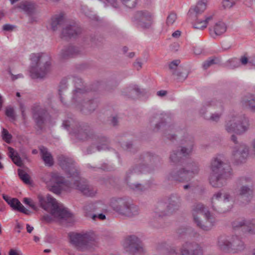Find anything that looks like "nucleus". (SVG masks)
I'll return each mask as SVG.
<instances>
[{
	"label": "nucleus",
	"instance_id": "1",
	"mask_svg": "<svg viewBox=\"0 0 255 255\" xmlns=\"http://www.w3.org/2000/svg\"><path fill=\"white\" fill-rule=\"evenodd\" d=\"M62 126L70 134L80 140L91 139L97 142V145L92 144L87 149V154H91L96 150L99 151L110 149L109 139L105 136L96 134L94 130L86 124L79 122L73 118H69L64 121Z\"/></svg>",
	"mask_w": 255,
	"mask_h": 255
},
{
	"label": "nucleus",
	"instance_id": "2",
	"mask_svg": "<svg viewBox=\"0 0 255 255\" xmlns=\"http://www.w3.org/2000/svg\"><path fill=\"white\" fill-rule=\"evenodd\" d=\"M209 181L214 188H221L227 184V180L233 176L231 166L224 162L221 156L212 158L210 164Z\"/></svg>",
	"mask_w": 255,
	"mask_h": 255
},
{
	"label": "nucleus",
	"instance_id": "3",
	"mask_svg": "<svg viewBox=\"0 0 255 255\" xmlns=\"http://www.w3.org/2000/svg\"><path fill=\"white\" fill-rule=\"evenodd\" d=\"M182 205L181 196L178 193H172L166 197L164 202H159L157 203L154 216L163 217L174 215L180 210Z\"/></svg>",
	"mask_w": 255,
	"mask_h": 255
},
{
	"label": "nucleus",
	"instance_id": "4",
	"mask_svg": "<svg viewBox=\"0 0 255 255\" xmlns=\"http://www.w3.org/2000/svg\"><path fill=\"white\" fill-rule=\"evenodd\" d=\"M137 163L128 171V177L130 173L137 175L146 173L153 170V167L159 162L158 156L151 152H143L138 156Z\"/></svg>",
	"mask_w": 255,
	"mask_h": 255
},
{
	"label": "nucleus",
	"instance_id": "5",
	"mask_svg": "<svg viewBox=\"0 0 255 255\" xmlns=\"http://www.w3.org/2000/svg\"><path fill=\"white\" fill-rule=\"evenodd\" d=\"M30 77L32 79L44 78L49 70L51 64L49 57L45 54H32L30 56Z\"/></svg>",
	"mask_w": 255,
	"mask_h": 255
},
{
	"label": "nucleus",
	"instance_id": "6",
	"mask_svg": "<svg viewBox=\"0 0 255 255\" xmlns=\"http://www.w3.org/2000/svg\"><path fill=\"white\" fill-rule=\"evenodd\" d=\"M38 199L41 207L44 210L50 212L55 218L65 219L71 216V214L63 206L58 203L55 199L47 194L44 196L41 194L38 195Z\"/></svg>",
	"mask_w": 255,
	"mask_h": 255
},
{
	"label": "nucleus",
	"instance_id": "7",
	"mask_svg": "<svg viewBox=\"0 0 255 255\" xmlns=\"http://www.w3.org/2000/svg\"><path fill=\"white\" fill-rule=\"evenodd\" d=\"M224 110L223 102L221 100L213 99L205 102L200 110V114L206 120L218 123Z\"/></svg>",
	"mask_w": 255,
	"mask_h": 255
},
{
	"label": "nucleus",
	"instance_id": "8",
	"mask_svg": "<svg viewBox=\"0 0 255 255\" xmlns=\"http://www.w3.org/2000/svg\"><path fill=\"white\" fill-rule=\"evenodd\" d=\"M69 237L70 243L82 252L94 250L99 245L97 237L92 233H71Z\"/></svg>",
	"mask_w": 255,
	"mask_h": 255
},
{
	"label": "nucleus",
	"instance_id": "9",
	"mask_svg": "<svg viewBox=\"0 0 255 255\" xmlns=\"http://www.w3.org/2000/svg\"><path fill=\"white\" fill-rule=\"evenodd\" d=\"M249 120L244 115L233 114L229 116L224 124L225 131L228 133L241 135L249 128Z\"/></svg>",
	"mask_w": 255,
	"mask_h": 255
},
{
	"label": "nucleus",
	"instance_id": "10",
	"mask_svg": "<svg viewBox=\"0 0 255 255\" xmlns=\"http://www.w3.org/2000/svg\"><path fill=\"white\" fill-rule=\"evenodd\" d=\"M192 215L194 222L198 227L204 231L210 230L214 225V219L210 212L201 203L194 205Z\"/></svg>",
	"mask_w": 255,
	"mask_h": 255
},
{
	"label": "nucleus",
	"instance_id": "11",
	"mask_svg": "<svg viewBox=\"0 0 255 255\" xmlns=\"http://www.w3.org/2000/svg\"><path fill=\"white\" fill-rule=\"evenodd\" d=\"M211 208L219 213L229 212L233 207L231 196L228 193L222 194L221 191L213 194L211 199Z\"/></svg>",
	"mask_w": 255,
	"mask_h": 255
},
{
	"label": "nucleus",
	"instance_id": "12",
	"mask_svg": "<svg viewBox=\"0 0 255 255\" xmlns=\"http://www.w3.org/2000/svg\"><path fill=\"white\" fill-rule=\"evenodd\" d=\"M32 119L37 130L44 128L47 123L50 121L51 116L47 109L38 103L34 104L31 108Z\"/></svg>",
	"mask_w": 255,
	"mask_h": 255
},
{
	"label": "nucleus",
	"instance_id": "13",
	"mask_svg": "<svg viewBox=\"0 0 255 255\" xmlns=\"http://www.w3.org/2000/svg\"><path fill=\"white\" fill-rule=\"evenodd\" d=\"M42 179L51 192L59 194L61 193L62 186H67L69 187V181L64 182V178L57 172L46 173L44 174Z\"/></svg>",
	"mask_w": 255,
	"mask_h": 255
},
{
	"label": "nucleus",
	"instance_id": "14",
	"mask_svg": "<svg viewBox=\"0 0 255 255\" xmlns=\"http://www.w3.org/2000/svg\"><path fill=\"white\" fill-rule=\"evenodd\" d=\"M69 80H72L74 84V89L72 93L71 102L75 108L77 105L85 101L87 89L84 86L82 80L77 76H73Z\"/></svg>",
	"mask_w": 255,
	"mask_h": 255
},
{
	"label": "nucleus",
	"instance_id": "15",
	"mask_svg": "<svg viewBox=\"0 0 255 255\" xmlns=\"http://www.w3.org/2000/svg\"><path fill=\"white\" fill-rule=\"evenodd\" d=\"M170 255H203L202 247L195 242H185L181 245L177 252L171 249L169 252Z\"/></svg>",
	"mask_w": 255,
	"mask_h": 255
},
{
	"label": "nucleus",
	"instance_id": "16",
	"mask_svg": "<svg viewBox=\"0 0 255 255\" xmlns=\"http://www.w3.org/2000/svg\"><path fill=\"white\" fill-rule=\"evenodd\" d=\"M58 161L59 165L66 173L70 180H72L75 178H78L79 173L76 168L74 161L71 158L63 155L58 157Z\"/></svg>",
	"mask_w": 255,
	"mask_h": 255
},
{
	"label": "nucleus",
	"instance_id": "17",
	"mask_svg": "<svg viewBox=\"0 0 255 255\" xmlns=\"http://www.w3.org/2000/svg\"><path fill=\"white\" fill-rule=\"evenodd\" d=\"M77 177L69 181V188L77 189L84 195L88 197L95 196L97 193V190L82 179L79 175Z\"/></svg>",
	"mask_w": 255,
	"mask_h": 255
},
{
	"label": "nucleus",
	"instance_id": "18",
	"mask_svg": "<svg viewBox=\"0 0 255 255\" xmlns=\"http://www.w3.org/2000/svg\"><path fill=\"white\" fill-rule=\"evenodd\" d=\"M133 19L139 27L144 29H149L153 23V16L150 12L146 10L136 11Z\"/></svg>",
	"mask_w": 255,
	"mask_h": 255
},
{
	"label": "nucleus",
	"instance_id": "19",
	"mask_svg": "<svg viewBox=\"0 0 255 255\" xmlns=\"http://www.w3.org/2000/svg\"><path fill=\"white\" fill-rule=\"evenodd\" d=\"M249 150L248 146L245 143H240L235 145L232 151V158L237 164L245 162L249 155Z\"/></svg>",
	"mask_w": 255,
	"mask_h": 255
},
{
	"label": "nucleus",
	"instance_id": "20",
	"mask_svg": "<svg viewBox=\"0 0 255 255\" xmlns=\"http://www.w3.org/2000/svg\"><path fill=\"white\" fill-rule=\"evenodd\" d=\"M251 182V179L246 177H240L237 181V184L241 186L238 191V194L248 200H250L253 196L252 186L246 185L247 183Z\"/></svg>",
	"mask_w": 255,
	"mask_h": 255
},
{
	"label": "nucleus",
	"instance_id": "21",
	"mask_svg": "<svg viewBox=\"0 0 255 255\" xmlns=\"http://www.w3.org/2000/svg\"><path fill=\"white\" fill-rule=\"evenodd\" d=\"M132 201L126 197H115L111 199L110 205L113 210L121 215L130 206Z\"/></svg>",
	"mask_w": 255,
	"mask_h": 255
},
{
	"label": "nucleus",
	"instance_id": "22",
	"mask_svg": "<svg viewBox=\"0 0 255 255\" xmlns=\"http://www.w3.org/2000/svg\"><path fill=\"white\" fill-rule=\"evenodd\" d=\"M186 168L183 165L182 167H176L172 169L166 175V179L168 181H174L179 182H184L190 179Z\"/></svg>",
	"mask_w": 255,
	"mask_h": 255
},
{
	"label": "nucleus",
	"instance_id": "23",
	"mask_svg": "<svg viewBox=\"0 0 255 255\" xmlns=\"http://www.w3.org/2000/svg\"><path fill=\"white\" fill-rule=\"evenodd\" d=\"M124 248L130 254H136L142 251V245L140 240L134 235L128 236L126 240Z\"/></svg>",
	"mask_w": 255,
	"mask_h": 255
},
{
	"label": "nucleus",
	"instance_id": "24",
	"mask_svg": "<svg viewBox=\"0 0 255 255\" xmlns=\"http://www.w3.org/2000/svg\"><path fill=\"white\" fill-rule=\"evenodd\" d=\"M169 119L166 114L156 113L152 115L149 119V123L151 125H154L153 130L158 131L161 128L165 127Z\"/></svg>",
	"mask_w": 255,
	"mask_h": 255
},
{
	"label": "nucleus",
	"instance_id": "25",
	"mask_svg": "<svg viewBox=\"0 0 255 255\" xmlns=\"http://www.w3.org/2000/svg\"><path fill=\"white\" fill-rule=\"evenodd\" d=\"M146 93L145 90L140 88L137 85H130L123 89L122 94L125 98L135 99L144 95Z\"/></svg>",
	"mask_w": 255,
	"mask_h": 255
},
{
	"label": "nucleus",
	"instance_id": "26",
	"mask_svg": "<svg viewBox=\"0 0 255 255\" xmlns=\"http://www.w3.org/2000/svg\"><path fill=\"white\" fill-rule=\"evenodd\" d=\"M246 249V245L242 238L236 235H231L229 253L239 254Z\"/></svg>",
	"mask_w": 255,
	"mask_h": 255
},
{
	"label": "nucleus",
	"instance_id": "27",
	"mask_svg": "<svg viewBox=\"0 0 255 255\" xmlns=\"http://www.w3.org/2000/svg\"><path fill=\"white\" fill-rule=\"evenodd\" d=\"M97 106L98 104L96 101L86 99L85 101L77 105L75 108L84 115H90L96 110Z\"/></svg>",
	"mask_w": 255,
	"mask_h": 255
},
{
	"label": "nucleus",
	"instance_id": "28",
	"mask_svg": "<svg viewBox=\"0 0 255 255\" xmlns=\"http://www.w3.org/2000/svg\"><path fill=\"white\" fill-rule=\"evenodd\" d=\"M81 28L75 23L67 24L63 28L61 35L63 37H75L81 33Z\"/></svg>",
	"mask_w": 255,
	"mask_h": 255
},
{
	"label": "nucleus",
	"instance_id": "29",
	"mask_svg": "<svg viewBox=\"0 0 255 255\" xmlns=\"http://www.w3.org/2000/svg\"><path fill=\"white\" fill-rule=\"evenodd\" d=\"M82 54V50L80 47L74 45H69L65 47L61 50L60 57L62 59H68Z\"/></svg>",
	"mask_w": 255,
	"mask_h": 255
},
{
	"label": "nucleus",
	"instance_id": "30",
	"mask_svg": "<svg viewBox=\"0 0 255 255\" xmlns=\"http://www.w3.org/2000/svg\"><path fill=\"white\" fill-rule=\"evenodd\" d=\"M185 144L177 148L181 151L183 157L191 155L194 146V139L193 136L189 135L185 139Z\"/></svg>",
	"mask_w": 255,
	"mask_h": 255
},
{
	"label": "nucleus",
	"instance_id": "31",
	"mask_svg": "<svg viewBox=\"0 0 255 255\" xmlns=\"http://www.w3.org/2000/svg\"><path fill=\"white\" fill-rule=\"evenodd\" d=\"M231 236L221 235L217 238V246L223 252L229 253L230 248Z\"/></svg>",
	"mask_w": 255,
	"mask_h": 255
},
{
	"label": "nucleus",
	"instance_id": "32",
	"mask_svg": "<svg viewBox=\"0 0 255 255\" xmlns=\"http://www.w3.org/2000/svg\"><path fill=\"white\" fill-rule=\"evenodd\" d=\"M209 30L211 36L215 38L216 36L221 35L226 31L227 26L224 22L219 21L215 23L213 27H210Z\"/></svg>",
	"mask_w": 255,
	"mask_h": 255
},
{
	"label": "nucleus",
	"instance_id": "33",
	"mask_svg": "<svg viewBox=\"0 0 255 255\" xmlns=\"http://www.w3.org/2000/svg\"><path fill=\"white\" fill-rule=\"evenodd\" d=\"M208 0H199L196 4L192 6L188 11V14L191 16L194 12L196 15L201 14L207 8V4Z\"/></svg>",
	"mask_w": 255,
	"mask_h": 255
},
{
	"label": "nucleus",
	"instance_id": "34",
	"mask_svg": "<svg viewBox=\"0 0 255 255\" xmlns=\"http://www.w3.org/2000/svg\"><path fill=\"white\" fill-rule=\"evenodd\" d=\"M65 21L66 19L64 13H60L55 15L51 18V26L52 29L53 31L57 30L64 25Z\"/></svg>",
	"mask_w": 255,
	"mask_h": 255
},
{
	"label": "nucleus",
	"instance_id": "35",
	"mask_svg": "<svg viewBox=\"0 0 255 255\" xmlns=\"http://www.w3.org/2000/svg\"><path fill=\"white\" fill-rule=\"evenodd\" d=\"M241 103L243 107L255 112V96L249 94L242 98Z\"/></svg>",
	"mask_w": 255,
	"mask_h": 255
},
{
	"label": "nucleus",
	"instance_id": "36",
	"mask_svg": "<svg viewBox=\"0 0 255 255\" xmlns=\"http://www.w3.org/2000/svg\"><path fill=\"white\" fill-rule=\"evenodd\" d=\"M39 148L41 157L45 164L49 166H52L53 164V159L47 148L43 146H40Z\"/></svg>",
	"mask_w": 255,
	"mask_h": 255
},
{
	"label": "nucleus",
	"instance_id": "37",
	"mask_svg": "<svg viewBox=\"0 0 255 255\" xmlns=\"http://www.w3.org/2000/svg\"><path fill=\"white\" fill-rule=\"evenodd\" d=\"M17 7L29 15L35 13L36 8V5L34 3L28 1L21 2Z\"/></svg>",
	"mask_w": 255,
	"mask_h": 255
},
{
	"label": "nucleus",
	"instance_id": "38",
	"mask_svg": "<svg viewBox=\"0 0 255 255\" xmlns=\"http://www.w3.org/2000/svg\"><path fill=\"white\" fill-rule=\"evenodd\" d=\"M213 15L206 16L204 19L197 18L193 24V27L195 29L201 30L207 27V24L213 19Z\"/></svg>",
	"mask_w": 255,
	"mask_h": 255
},
{
	"label": "nucleus",
	"instance_id": "39",
	"mask_svg": "<svg viewBox=\"0 0 255 255\" xmlns=\"http://www.w3.org/2000/svg\"><path fill=\"white\" fill-rule=\"evenodd\" d=\"M184 166L187 171L188 174L192 177L197 175L199 172V164L196 162L193 161L189 162L186 163Z\"/></svg>",
	"mask_w": 255,
	"mask_h": 255
},
{
	"label": "nucleus",
	"instance_id": "40",
	"mask_svg": "<svg viewBox=\"0 0 255 255\" xmlns=\"http://www.w3.org/2000/svg\"><path fill=\"white\" fill-rule=\"evenodd\" d=\"M10 206L14 210L19 211L26 215H29L30 212L22 205L20 202L16 198L11 199Z\"/></svg>",
	"mask_w": 255,
	"mask_h": 255
},
{
	"label": "nucleus",
	"instance_id": "41",
	"mask_svg": "<svg viewBox=\"0 0 255 255\" xmlns=\"http://www.w3.org/2000/svg\"><path fill=\"white\" fill-rule=\"evenodd\" d=\"M182 154L178 149L173 150L170 155V162L173 164H182L183 163Z\"/></svg>",
	"mask_w": 255,
	"mask_h": 255
},
{
	"label": "nucleus",
	"instance_id": "42",
	"mask_svg": "<svg viewBox=\"0 0 255 255\" xmlns=\"http://www.w3.org/2000/svg\"><path fill=\"white\" fill-rule=\"evenodd\" d=\"M134 174H135L130 173L128 175V172L127 173L126 180L128 187L130 188V189L136 192L144 191L145 190V187L143 185L138 183H132L128 181V178L130 177V176L131 175Z\"/></svg>",
	"mask_w": 255,
	"mask_h": 255
},
{
	"label": "nucleus",
	"instance_id": "43",
	"mask_svg": "<svg viewBox=\"0 0 255 255\" xmlns=\"http://www.w3.org/2000/svg\"><path fill=\"white\" fill-rule=\"evenodd\" d=\"M8 150L9 151V156L13 163L18 166H21L22 161L17 152L11 147H8Z\"/></svg>",
	"mask_w": 255,
	"mask_h": 255
},
{
	"label": "nucleus",
	"instance_id": "44",
	"mask_svg": "<svg viewBox=\"0 0 255 255\" xmlns=\"http://www.w3.org/2000/svg\"><path fill=\"white\" fill-rule=\"evenodd\" d=\"M247 219L244 218H239L235 219L231 223L232 228L234 230H238L244 227L246 230Z\"/></svg>",
	"mask_w": 255,
	"mask_h": 255
},
{
	"label": "nucleus",
	"instance_id": "45",
	"mask_svg": "<svg viewBox=\"0 0 255 255\" xmlns=\"http://www.w3.org/2000/svg\"><path fill=\"white\" fill-rule=\"evenodd\" d=\"M128 213V218H133L137 217L140 213L139 207L132 202Z\"/></svg>",
	"mask_w": 255,
	"mask_h": 255
},
{
	"label": "nucleus",
	"instance_id": "46",
	"mask_svg": "<svg viewBox=\"0 0 255 255\" xmlns=\"http://www.w3.org/2000/svg\"><path fill=\"white\" fill-rule=\"evenodd\" d=\"M245 231L250 234H255V219H247Z\"/></svg>",
	"mask_w": 255,
	"mask_h": 255
},
{
	"label": "nucleus",
	"instance_id": "47",
	"mask_svg": "<svg viewBox=\"0 0 255 255\" xmlns=\"http://www.w3.org/2000/svg\"><path fill=\"white\" fill-rule=\"evenodd\" d=\"M73 76L71 77H69L68 78H64L63 79L59 85V94L60 96V99L62 102H63L62 98L61 97V93L63 91L66 90L67 88L68 87V80H69L70 78H72ZM70 81H72V80H70Z\"/></svg>",
	"mask_w": 255,
	"mask_h": 255
},
{
	"label": "nucleus",
	"instance_id": "48",
	"mask_svg": "<svg viewBox=\"0 0 255 255\" xmlns=\"http://www.w3.org/2000/svg\"><path fill=\"white\" fill-rule=\"evenodd\" d=\"M182 68L178 69L177 71H173V75L177 76L179 81H184L187 76L188 74L186 72H183Z\"/></svg>",
	"mask_w": 255,
	"mask_h": 255
},
{
	"label": "nucleus",
	"instance_id": "49",
	"mask_svg": "<svg viewBox=\"0 0 255 255\" xmlns=\"http://www.w3.org/2000/svg\"><path fill=\"white\" fill-rule=\"evenodd\" d=\"M18 173L19 178L24 183L26 184L30 183L29 176L24 171L19 169L18 170Z\"/></svg>",
	"mask_w": 255,
	"mask_h": 255
},
{
	"label": "nucleus",
	"instance_id": "50",
	"mask_svg": "<svg viewBox=\"0 0 255 255\" xmlns=\"http://www.w3.org/2000/svg\"><path fill=\"white\" fill-rule=\"evenodd\" d=\"M122 147L128 151L134 153L136 151L134 145L131 141L124 142L122 144Z\"/></svg>",
	"mask_w": 255,
	"mask_h": 255
},
{
	"label": "nucleus",
	"instance_id": "51",
	"mask_svg": "<svg viewBox=\"0 0 255 255\" xmlns=\"http://www.w3.org/2000/svg\"><path fill=\"white\" fill-rule=\"evenodd\" d=\"M172 128L170 126H168L163 132V136L169 140H173L175 138V134L172 133Z\"/></svg>",
	"mask_w": 255,
	"mask_h": 255
},
{
	"label": "nucleus",
	"instance_id": "52",
	"mask_svg": "<svg viewBox=\"0 0 255 255\" xmlns=\"http://www.w3.org/2000/svg\"><path fill=\"white\" fill-rule=\"evenodd\" d=\"M177 19V15L174 12H171L168 15L166 19L167 25H172Z\"/></svg>",
	"mask_w": 255,
	"mask_h": 255
},
{
	"label": "nucleus",
	"instance_id": "53",
	"mask_svg": "<svg viewBox=\"0 0 255 255\" xmlns=\"http://www.w3.org/2000/svg\"><path fill=\"white\" fill-rule=\"evenodd\" d=\"M124 5L129 8H133L135 6L137 0H121Z\"/></svg>",
	"mask_w": 255,
	"mask_h": 255
},
{
	"label": "nucleus",
	"instance_id": "54",
	"mask_svg": "<svg viewBox=\"0 0 255 255\" xmlns=\"http://www.w3.org/2000/svg\"><path fill=\"white\" fill-rule=\"evenodd\" d=\"M5 114L7 117L12 119L13 121L15 120L16 117L14 110L11 107H7Z\"/></svg>",
	"mask_w": 255,
	"mask_h": 255
},
{
	"label": "nucleus",
	"instance_id": "55",
	"mask_svg": "<svg viewBox=\"0 0 255 255\" xmlns=\"http://www.w3.org/2000/svg\"><path fill=\"white\" fill-rule=\"evenodd\" d=\"M180 61L179 60H175L172 61L169 65V68L171 70L172 73L173 71H177L178 69L180 68L178 67Z\"/></svg>",
	"mask_w": 255,
	"mask_h": 255
},
{
	"label": "nucleus",
	"instance_id": "56",
	"mask_svg": "<svg viewBox=\"0 0 255 255\" xmlns=\"http://www.w3.org/2000/svg\"><path fill=\"white\" fill-rule=\"evenodd\" d=\"M2 135V138L5 142L9 143L10 142V140L12 138V136L10 133H9L8 131L6 129L3 128Z\"/></svg>",
	"mask_w": 255,
	"mask_h": 255
},
{
	"label": "nucleus",
	"instance_id": "57",
	"mask_svg": "<svg viewBox=\"0 0 255 255\" xmlns=\"http://www.w3.org/2000/svg\"><path fill=\"white\" fill-rule=\"evenodd\" d=\"M254 59H255V58H252V59L249 60L247 56H246L245 55H244V56H242L241 57V58L240 59V61L241 63L243 65H246L248 63H249L251 65L255 66V64H253L252 63H250V62Z\"/></svg>",
	"mask_w": 255,
	"mask_h": 255
},
{
	"label": "nucleus",
	"instance_id": "58",
	"mask_svg": "<svg viewBox=\"0 0 255 255\" xmlns=\"http://www.w3.org/2000/svg\"><path fill=\"white\" fill-rule=\"evenodd\" d=\"M216 58H214L206 60L203 64V67L204 68V69H207L210 66L217 63V62H216Z\"/></svg>",
	"mask_w": 255,
	"mask_h": 255
},
{
	"label": "nucleus",
	"instance_id": "59",
	"mask_svg": "<svg viewBox=\"0 0 255 255\" xmlns=\"http://www.w3.org/2000/svg\"><path fill=\"white\" fill-rule=\"evenodd\" d=\"M23 202L28 205H29V207H30L31 208H32L34 210H37V208L36 206L34 203L33 202L32 200L29 198H25L23 199Z\"/></svg>",
	"mask_w": 255,
	"mask_h": 255
},
{
	"label": "nucleus",
	"instance_id": "60",
	"mask_svg": "<svg viewBox=\"0 0 255 255\" xmlns=\"http://www.w3.org/2000/svg\"><path fill=\"white\" fill-rule=\"evenodd\" d=\"M118 180L116 178H109L106 184L107 185L109 184L113 187H116L118 185Z\"/></svg>",
	"mask_w": 255,
	"mask_h": 255
},
{
	"label": "nucleus",
	"instance_id": "61",
	"mask_svg": "<svg viewBox=\"0 0 255 255\" xmlns=\"http://www.w3.org/2000/svg\"><path fill=\"white\" fill-rule=\"evenodd\" d=\"M104 2L114 7L117 8L119 6L117 0H103Z\"/></svg>",
	"mask_w": 255,
	"mask_h": 255
},
{
	"label": "nucleus",
	"instance_id": "62",
	"mask_svg": "<svg viewBox=\"0 0 255 255\" xmlns=\"http://www.w3.org/2000/svg\"><path fill=\"white\" fill-rule=\"evenodd\" d=\"M133 65L134 68L138 71L142 68V63L139 59H136Z\"/></svg>",
	"mask_w": 255,
	"mask_h": 255
},
{
	"label": "nucleus",
	"instance_id": "63",
	"mask_svg": "<svg viewBox=\"0 0 255 255\" xmlns=\"http://www.w3.org/2000/svg\"><path fill=\"white\" fill-rule=\"evenodd\" d=\"M14 27L15 26L9 24H6L3 26L2 29L4 31H9L12 30Z\"/></svg>",
	"mask_w": 255,
	"mask_h": 255
},
{
	"label": "nucleus",
	"instance_id": "64",
	"mask_svg": "<svg viewBox=\"0 0 255 255\" xmlns=\"http://www.w3.org/2000/svg\"><path fill=\"white\" fill-rule=\"evenodd\" d=\"M8 255H22V254L19 251L11 249L8 253Z\"/></svg>",
	"mask_w": 255,
	"mask_h": 255
}]
</instances>
